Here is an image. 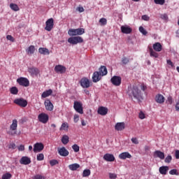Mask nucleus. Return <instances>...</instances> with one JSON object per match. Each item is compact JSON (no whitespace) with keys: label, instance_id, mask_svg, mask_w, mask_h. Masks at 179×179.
I'll return each mask as SVG.
<instances>
[{"label":"nucleus","instance_id":"obj_1","mask_svg":"<svg viewBox=\"0 0 179 179\" xmlns=\"http://www.w3.org/2000/svg\"><path fill=\"white\" fill-rule=\"evenodd\" d=\"M127 94L128 96H129V97H134V99H136L138 101H141V100H143V97H142V92L136 85L129 87L127 90Z\"/></svg>","mask_w":179,"mask_h":179},{"label":"nucleus","instance_id":"obj_2","mask_svg":"<svg viewBox=\"0 0 179 179\" xmlns=\"http://www.w3.org/2000/svg\"><path fill=\"white\" fill-rule=\"evenodd\" d=\"M17 130V120L14 119L13 120L12 124L10 126V131H7L8 135H10L11 136H14V135H16L17 132L16 131Z\"/></svg>","mask_w":179,"mask_h":179},{"label":"nucleus","instance_id":"obj_3","mask_svg":"<svg viewBox=\"0 0 179 179\" xmlns=\"http://www.w3.org/2000/svg\"><path fill=\"white\" fill-rule=\"evenodd\" d=\"M68 34L71 37H73V36H82V34H85V29L83 28L70 29L68 31Z\"/></svg>","mask_w":179,"mask_h":179},{"label":"nucleus","instance_id":"obj_4","mask_svg":"<svg viewBox=\"0 0 179 179\" xmlns=\"http://www.w3.org/2000/svg\"><path fill=\"white\" fill-rule=\"evenodd\" d=\"M13 103L20 107L24 108L27 106V101L23 98L15 99Z\"/></svg>","mask_w":179,"mask_h":179},{"label":"nucleus","instance_id":"obj_5","mask_svg":"<svg viewBox=\"0 0 179 179\" xmlns=\"http://www.w3.org/2000/svg\"><path fill=\"white\" fill-rule=\"evenodd\" d=\"M17 82L20 86H24V87L30 86V82L29 81V79L26 78L20 77L17 80Z\"/></svg>","mask_w":179,"mask_h":179},{"label":"nucleus","instance_id":"obj_6","mask_svg":"<svg viewBox=\"0 0 179 179\" xmlns=\"http://www.w3.org/2000/svg\"><path fill=\"white\" fill-rule=\"evenodd\" d=\"M73 108L79 114H83V105L80 101H74Z\"/></svg>","mask_w":179,"mask_h":179},{"label":"nucleus","instance_id":"obj_7","mask_svg":"<svg viewBox=\"0 0 179 179\" xmlns=\"http://www.w3.org/2000/svg\"><path fill=\"white\" fill-rule=\"evenodd\" d=\"M38 120L42 124H47L48 122L49 117L46 113H42L38 115Z\"/></svg>","mask_w":179,"mask_h":179},{"label":"nucleus","instance_id":"obj_8","mask_svg":"<svg viewBox=\"0 0 179 179\" xmlns=\"http://www.w3.org/2000/svg\"><path fill=\"white\" fill-rule=\"evenodd\" d=\"M45 24L46 26L45 27V30H46L47 31H51V30H52V29L54 28V19H48L46 21Z\"/></svg>","mask_w":179,"mask_h":179},{"label":"nucleus","instance_id":"obj_9","mask_svg":"<svg viewBox=\"0 0 179 179\" xmlns=\"http://www.w3.org/2000/svg\"><path fill=\"white\" fill-rule=\"evenodd\" d=\"M122 79L118 76H114L111 78L110 82L114 86H120Z\"/></svg>","mask_w":179,"mask_h":179},{"label":"nucleus","instance_id":"obj_10","mask_svg":"<svg viewBox=\"0 0 179 179\" xmlns=\"http://www.w3.org/2000/svg\"><path fill=\"white\" fill-rule=\"evenodd\" d=\"M57 152L59 156H62L63 157H66V156H69V151L66 150L65 147L57 148Z\"/></svg>","mask_w":179,"mask_h":179},{"label":"nucleus","instance_id":"obj_11","mask_svg":"<svg viewBox=\"0 0 179 179\" xmlns=\"http://www.w3.org/2000/svg\"><path fill=\"white\" fill-rule=\"evenodd\" d=\"M80 86H82L83 89H87L90 87V81L86 78H82L80 81Z\"/></svg>","mask_w":179,"mask_h":179},{"label":"nucleus","instance_id":"obj_12","mask_svg":"<svg viewBox=\"0 0 179 179\" xmlns=\"http://www.w3.org/2000/svg\"><path fill=\"white\" fill-rule=\"evenodd\" d=\"M44 105L47 111H52V110H54V105L50 99H46L44 102Z\"/></svg>","mask_w":179,"mask_h":179},{"label":"nucleus","instance_id":"obj_13","mask_svg":"<svg viewBox=\"0 0 179 179\" xmlns=\"http://www.w3.org/2000/svg\"><path fill=\"white\" fill-rule=\"evenodd\" d=\"M101 76H103L99 71L94 72L92 75V81L94 83H97L99 80H101Z\"/></svg>","mask_w":179,"mask_h":179},{"label":"nucleus","instance_id":"obj_14","mask_svg":"<svg viewBox=\"0 0 179 179\" xmlns=\"http://www.w3.org/2000/svg\"><path fill=\"white\" fill-rule=\"evenodd\" d=\"M44 149V145L41 143H36L34 145V152L37 153V152H41Z\"/></svg>","mask_w":179,"mask_h":179},{"label":"nucleus","instance_id":"obj_15","mask_svg":"<svg viewBox=\"0 0 179 179\" xmlns=\"http://www.w3.org/2000/svg\"><path fill=\"white\" fill-rule=\"evenodd\" d=\"M55 71L57 73H65L66 72V68L62 65H57L55 67Z\"/></svg>","mask_w":179,"mask_h":179},{"label":"nucleus","instance_id":"obj_16","mask_svg":"<svg viewBox=\"0 0 179 179\" xmlns=\"http://www.w3.org/2000/svg\"><path fill=\"white\" fill-rule=\"evenodd\" d=\"M97 113L99 114V115H107V113H108V108L104 106H101L98 108Z\"/></svg>","mask_w":179,"mask_h":179},{"label":"nucleus","instance_id":"obj_17","mask_svg":"<svg viewBox=\"0 0 179 179\" xmlns=\"http://www.w3.org/2000/svg\"><path fill=\"white\" fill-rule=\"evenodd\" d=\"M20 164H24L27 166V164H30L31 163V159L29 157H22L20 160Z\"/></svg>","mask_w":179,"mask_h":179},{"label":"nucleus","instance_id":"obj_18","mask_svg":"<svg viewBox=\"0 0 179 179\" xmlns=\"http://www.w3.org/2000/svg\"><path fill=\"white\" fill-rule=\"evenodd\" d=\"M103 160H106V162H114L115 157L113 154L106 153L103 155Z\"/></svg>","mask_w":179,"mask_h":179},{"label":"nucleus","instance_id":"obj_19","mask_svg":"<svg viewBox=\"0 0 179 179\" xmlns=\"http://www.w3.org/2000/svg\"><path fill=\"white\" fill-rule=\"evenodd\" d=\"M121 31L123 34H131V33H132V28L128 26H122Z\"/></svg>","mask_w":179,"mask_h":179},{"label":"nucleus","instance_id":"obj_20","mask_svg":"<svg viewBox=\"0 0 179 179\" xmlns=\"http://www.w3.org/2000/svg\"><path fill=\"white\" fill-rule=\"evenodd\" d=\"M131 157H132V155H131L128 152H122L119 155V158L121 159V160L131 159Z\"/></svg>","mask_w":179,"mask_h":179},{"label":"nucleus","instance_id":"obj_21","mask_svg":"<svg viewBox=\"0 0 179 179\" xmlns=\"http://www.w3.org/2000/svg\"><path fill=\"white\" fill-rule=\"evenodd\" d=\"M152 47H153V50L157 52H160V51L163 50V46L162 45V43L159 42L154 43Z\"/></svg>","mask_w":179,"mask_h":179},{"label":"nucleus","instance_id":"obj_22","mask_svg":"<svg viewBox=\"0 0 179 179\" xmlns=\"http://www.w3.org/2000/svg\"><path fill=\"white\" fill-rule=\"evenodd\" d=\"M164 100H165L164 96L161 94H158L155 96V101L159 104H163V103H164Z\"/></svg>","mask_w":179,"mask_h":179},{"label":"nucleus","instance_id":"obj_23","mask_svg":"<svg viewBox=\"0 0 179 179\" xmlns=\"http://www.w3.org/2000/svg\"><path fill=\"white\" fill-rule=\"evenodd\" d=\"M148 51L150 53V57L153 58H159V53L156 50H154L152 47H148Z\"/></svg>","mask_w":179,"mask_h":179},{"label":"nucleus","instance_id":"obj_24","mask_svg":"<svg viewBox=\"0 0 179 179\" xmlns=\"http://www.w3.org/2000/svg\"><path fill=\"white\" fill-rule=\"evenodd\" d=\"M115 129L116 131H123V129H125V123L117 122L115 126Z\"/></svg>","mask_w":179,"mask_h":179},{"label":"nucleus","instance_id":"obj_25","mask_svg":"<svg viewBox=\"0 0 179 179\" xmlns=\"http://www.w3.org/2000/svg\"><path fill=\"white\" fill-rule=\"evenodd\" d=\"M154 157H159L161 160H164V152L160 150H156L154 152Z\"/></svg>","mask_w":179,"mask_h":179},{"label":"nucleus","instance_id":"obj_26","mask_svg":"<svg viewBox=\"0 0 179 179\" xmlns=\"http://www.w3.org/2000/svg\"><path fill=\"white\" fill-rule=\"evenodd\" d=\"M28 71L31 73V75H35V76H37V75H38L40 73V70H38V69L37 68H29L28 69Z\"/></svg>","mask_w":179,"mask_h":179},{"label":"nucleus","instance_id":"obj_27","mask_svg":"<svg viewBox=\"0 0 179 179\" xmlns=\"http://www.w3.org/2000/svg\"><path fill=\"white\" fill-rule=\"evenodd\" d=\"M99 73L100 75H101L102 76H106V75H107L108 71H107V67H106V66H101L99 69Z\"/></svg>","mask_w":179,"mask_h":179},{"label":"nucleus","instance_id":"obj_28","mask_svg":"<svg viewBox=\"0 0 179 179\" xmlns=\"http://www.w3.org/2000/svg\"><path fill=\"white\" fill-rule=\"evenodd\" d=\"M52 94V90L50 89L45 92H43L41 94L42 99H45L46 97H48Z\"/></svg>","mask_w":179,"mask_h":179},{"label":"nucleus","instance_id":"obj_29","mask_svg":"<svg viewBox=\"0 0 179 179\" xmlns=\"http://www.w3.org/2000/svg\"><path fill=\"white\" fill-rule=\"evenodd\" d=\"M38 52L42 54V55H50V50L46 48H40Z\"/></svg>","mask_w":179,"mask_h":179},{"label":"nucleus","instance_id":"obj_30","mask_svg":"<svg viewBox=\"0 0 179 179\" xmlns=\"http://www.w3.org/2000/svg\"><path fill=\"white\" fill-rule=\"evenodd\" d=\"M159 171L160 174L166 176V174H167V172L169 171V166H161L159 169Z\"/></svg>","mask_w":179,"mask_h":179},{"label":"nucleus","instance_id":"obj_31","mask_svg":"<svg viewBox=\"0 0 179 179\" xmlns=\"http://www.w3.org/2000/svg\"><path fill=\"white\" fill-rule=\"evenodd\" d=\"M80 167V165H79V164H76V163L69 165V170H71V171H76V170H77Z\"/></svg>","mask_w":179,"mask_h":179},{"label":"nucleus","instance_id":"obj_32","mask_svg":"<svg viewBox=\"0 0 179 179\" xmlns=\"http://www.w3.org/2000/svg\"><path fill=\"white\" fill-rule=\"evenodd\" d=\"M35 51H36V48L34 47V45H30L27 50V52L28 55H31L34 54Z\"/></svg>","mask_w":179,"mask_h":179},{"label":"nucleus","instance_id":"obj_33","mask_svg":"<svg viewBox=\"0 0 179 179\" xmlns=\"http://www.w3.org/2000/svg\"><path fill=\"white\" fill-rule=\"evenodd\" d=\"M69 143V136H68L67 135H64L62 138V143H63V145H68Z\"/></svg>","mask_w":179,"mask_h":179},{"label":"nucleus","instance_id":"obj_34","mask_svg":"<svg viewBox=\"0 0 179 179\" xmlns=\"http://www.w3.org/2000/svg\"><path fill=\"white\" fill-rule=\"evenodd\" d=\"M10 92L11 94L16 95L17 93H19V90L16 87H12L10 88Z\"/></svg>","mask_w":179,"mask_h":179},{"label":"nucleus","instance_id":"obj_35","mask_svg":"<svg viewBox=\"0 0 179 179\" xmlns=\"http://www.w3.org/2000/svg\"><path fill=\"white\" fill-rule=\"evenodd\" d=\"M10 9H12V10H14L15 12H17V10H20L19 6L13 3L10 4Z\"/></svg>","mask_w":179,"mask_h":179},{"label":"nucleus","instance_id":"obj_36","mask_svg":"<svg viewBox=\"0 0 179 179\" xmlns=\"http://www.w3.org/2000/svg\"><path fill=\"white\" fill-rule=\"evenodd\" d=\"M68 128L69 126L67 122L62 123L61 127L59 128V131H68Z\"/></svg>","mask_w":179,"mask_h":179},{"label":"nucleus","instance_id":"obj_37","mask_svg":"<svg viewBox=\"0 0 179 179\" xmlns=\"http://www.w3.org/2000/svg\"><path fill=\"white\" fill-rule=\"evenodd\" d=\"M68 43L73 44V45H76V36L69 38Z\"/></svg>","mask_w":179,"mask_h":179},{"label":"nucleus","instance_id":"obj_38","mask_svg":"<svg viewBox=\"0 0 179 179\" xmlns=\"http://www.w3.org/2000/svg\"><path fill=\"white\" fill-rule=\"evenodd\" d=\"M91 173L90 169H85L83 172V177H89Z\"/></svg>","mask_w":179,"mask_h":179},{"label":"nucleus","instance_id":"obj_39","mask_svg":"<svg viewBox=\"0 0 179 179\" xmlns=\"http://www.w3.org/2000/svg\"><path fill=\"white\" fill-rule=\"evenodd\" d=\"M100 26H106L107 24V19L102 17L99 20Z\"/></svg>","mask_w":179,"mask_h":179},{"label":"nucleus","instance_id":"obj_40","mask_svg":"<svg viewBox=\"0 0 179 179\" xmlns=\"http://www.w3.org/2000/svg\"><path fill=\"white\" fill-rule=\"evenodd\" d=\"M83 43V38L81 36H76V44Z\"/></svg>","mask_w":179,"mask_h":179},{"label":"nucleus","instance_id":"obj_41","mask_svg":"<svg viewBox=\"0 0 179 179\" xmlns=\"http://www.w3.org/2000/svg\"><path fill=\"white\" fill-rule=\"evenodd\" d=\"M72 149L73 150L76 152L78 153V152H79L80 150V148L79 145H78V144H74L72 145Z\"/></svg>","mask_w":179,"mask_h":179},{"label":"nucleus","instance_id":"obj_42","mask_svg":"<svg viewBox=\"0 0 179 179\" xmlns=\"http://www.w3.org/2000/svg\"><path fill=\"white\" fill-rule=\"evenodd\" d=\"M12 178V174L6 173L2 176V179H10Z\"/></svg>","mask_w":179,"mask_h":179},{"label":"nucleus","instance_id":"obj_43","mask_svg":"<svg viewBox=\"0 0 179 179\" xmlns=\"http://www.w3.org/2000/svg\"><path fill=\"white\" fill-rule=\"evenodd\" d=\"M154 2L157 5H164L166 0H154Z\"/></svg>","mask_w":179,"mask_h":179},{"label":"nucleus","instance_id":"obj_44","mask_svg":"<svg viewBox=\"0 0 179 179\" xmlns=\"http://www.w3.org/2000/svg\"><path fill=\"white\" fill-rule=\"evenodd\" d=\"M36 159L38 162H41L42 160H44V154L43 153L38 154L36 157Z\"/></svg>","mask_w":179,"mask_h":179},{"label":"nucleus","instance_id":"obj_45","mask_svg":"<svg viewBox=\"0 0 179 179\" xmlns=\"http://www.w3.org/2000/svg\"><path fill=\"white\" fill-rule=\"evenodd\" d=\"M171 160H173V157H171V155H168L165 158L164 162L165 163H171Z\"/></svg>","mask_w":179,"mask_h":179},{"label":"nucleus","instance_id":"obj_46","mask_svg":"<svg viewBox=\"0 0 179 179\" xmlns=\"http://www.w3.org/2000/svg\"><path fill=\"white\" fill-rule=\"evenodd\" d=\"M32 179H45V177L43 175L36 174L32 178Z\"/></svg>","mask_w":179,"mask_h":179},{"label":"nucleus","instance_id":"obj_47","mask_svg":"<svg viewBox=\"0 0 179 179\" xmlns=\"http://www.w3.org/2000/svg\"><path fill=\"white\" fill-rule=\"evenodd\" d=\"M122 62L124 65H127L129 62V59L128 57H122Z\"/></svg>","mask_w":179,"mask_h":179},{"label":"nucleus","instance_id":"obj_48","mask_svg":"<svg viewBox=\"0 0 179 179\" xmlns=\"http://www.w3.org/2000/svg\"><path fill=\"white\" fill-rule=\"evenodd\" d=\"M139 31L140 33H142L143 36H146V34H148V31L145 30V28H143V27H139Z\"/></svg>","mask_w":179,"mask_h":179},{"label":"nucleus","instance_id":"obj_49","mask_svg":"<svg viewBox=\"0 0 179 179\" xmlns=\"http://www.w3.org/2000/svg\"><path fill=\"white\" fill-rule=\"evenodd\" d=\"M58 160L57 159H52L50 161V164L52 166V167L56 166V164H58Z\"/></svg>","mask_w":179,"mask_h":179},{"label":"nucleus","instance_id":"obj_50","mask_svg":"<svg viewBox=\"0 0 179 179\" xmlns=\"http://www.w3.org/2000/svg\"><path fill=\"white\" fill-rule=\"evenodd\" d=\"M169 174H171V176H178V172H177V169H171L169 171Z\"/></svg>","mask_w":179,"mask_h":179},{"label":"nucleus","instance_id":"obj_51","mask_svg":"<svg viewBox=\"0 0 179 179\" xmlns=\"http://www.w3.org/2000/svg\"><path fill=\"white\" fill-rule=\"evenodd\" d=\"M6 39L9 41H11L12 43H15V38H13V36H12L11 35H7Z\"/></svg>","mask_w":179,"mask_h":179},{"label":"nucleus","instance_id":"obj_52","mask_svg":"<svg viewBox=\"0 0 179 179\" xmlns=\"http://www.w3.org/2000/svg\"><path fill=\"white\" fill-rule=\"evenodd\" d=\"M138 117L140 118V120H145V113H143V112L141 111L138 114Z\"/></svg>","mask_w":179,"mask_h":179},{"label":"nucleus","instance_id":"obj_53","mask_svg":"<svg viewBox=\"0 0 179 179\" xmlns=\"http://www.w3.org/2000/svg\"><path fill=\"white\" fill-rule=\"evenodd\" d=\"M132 143H134V145H138L139 144V141H138V138H132L131 139Z\"/></svg>","mask_w":179,"mask_h":179},{"label":"nucleus","instance_id":"obj_54","mask_svg":"<svg viewBox=\"0 0 179 179\" xmlns=\"http://www.w3.org/2000/svg\"><path fill=\"white\" fill-rule=\"evenodd\" d=\"M109 178L110 179H116L117 178V174L109 173Z\"/></svg>","mask_w":179,"mask_h":179},{"label":"nucleus","instance_id":"obj_55","mask_svg":"<svg viewBox=\"0 0 179 179\" xmlns=\"http://www.w3.org/2000/svg\"><path fill=\"white\" fill-rule=\"evenodd\" d=\"M166 103L168 104H173V98L171 96H169L167 98Z\"/></svg>","mask_w":179,"mask_h":179},{"label":"nucleus","instance_id":"obj_56","mask_svg":"<svg viewBox=\"0 0 179 179\" xmlns=\"http://www.w3.org/2000/svg\"><path fill=\"white\" fill-rule=\"evenodd\" d=\"M143 20H145L146 22H148V20L150 19L149 16L144 15L142 16Z\"/></svg>","mask_w":179,"mask_h":179},{"label":"nucleus","instance_id":"obj_57","mask_svg":"<svg viewBox=\"0 0 179 179\" xmlns=\"http://www.w3.org/2000/svg\"><path fill=\"white\" fill-rule=\"evenodd\" d=\"M166 62L168 65H170V66H171V68H174V64H173V62H171V60L168 59Z\"/></svg>","mask_w":179,"mask_h":179},{"label":"nucleus","instance_id":"obj_58","mask_svg":"<svg viewBox=\"0 0 179 179\" xmlns=\"http://www.w3.org/2000/svg\"><path fill=\"white\" fill-rule=\"evenodd\" d=\"M74 122H78V121H79V115H74Z\"/></svg>","mask_w":179,"mask_h":179},{"label":"nucleus","instance_id":"obj_59","mask_svg":"<svg viewBox=\"0 0 179 179\" xmlns=\"http://www.w3.org/2000/svg\"><path fill=\"white\" fill-rule=\"evenodd\" d=\"M18 150H19L20 152H23V150H24V145H20L18 147Z\"/></svg>","mask_w":179,"mask_h":179},{"label":"nucleus","instance_id":"obj_60","mask_svg":"<svg viewBox=\"0 0 179 179\" xmlns=\"http://www.w3.org/2000/svg\"><path fill=\"white\" fill-rule=\"evenodd\" d=\"M9 149H16V144L11 143L9 146Z\"/></svg>","mask_w":179,"mask_h":179},{"label":"nucleus","instance_id":"obj_61","mask_svg":"<svg viewBox=\"0 0 179 179\" xmlns=\"http://www.w3.org/2000/svg\"><path fill=\"white\" fill-rule=\"evenodd\" d=\"M175 156H176V159H179V150H176L175 151Z\"/></svg>","mask_w":179,"mask_h":179},{"label":"nucleus","instance_id":"obj_62","mask_svg":"<svg viewBox=\"0 0 179 179\" xmlns=\"http://www.w3.org/2000/svg\"><path fill=\"white\" fill-rule=\"evenodd\" d=\"M141 90H143V92H145V90H146V89L148 87H146V85L142 84L141 86Z\"/></svg>","mask_w":179,"mask_h":179},{"label":"nucleus","instance_id":"obj_63","mask_svg":"<svg viewBox=\"0 0 179 179\" xmlns=\"http://www.w3.org/2000/svg\"><path fill=\"white\" fill-rule=\"evenodd\" d=\"M78 10L80 11V13L85 12V8H83V7H78Z\"/></svg>","mask_w":179,"mask_h":179},{"label":"nucleus","instance_id":"obj_64","mask_svg":"<svg viewBox=\"0 0 179 179\" xmlns=\"http://www.w3.org/2000/svg\"><path fill=\"white\" fill-rule=\"evenodd\" d=\"M162 19H164L165 20H167V15H166V14L162 15Z\"/></svg>","mask_w":179,"mask_h":179}]
</instances>
